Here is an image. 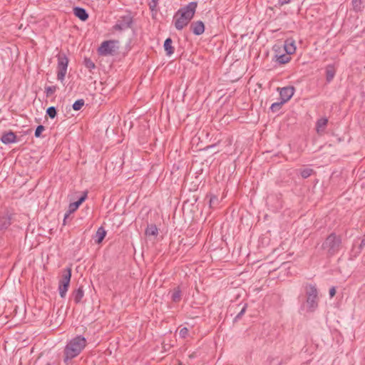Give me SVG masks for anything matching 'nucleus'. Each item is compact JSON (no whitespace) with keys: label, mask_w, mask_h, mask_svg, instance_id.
Here are the masks:
<instances>
[{"label":"nucleus","mask_w":365,"mask_h":365,"mask_svg":"<svg viewBox=\"0 0 365 365\" xmlns=\"http://www.w3.org/2000/svg\"><path fill=\"white\" fill-rule=\"evenodd\" d=\"M159 0H151L149 3L150 9L153 11L157 10Z\"/></svg>","instance_id":"obj_33"},{"label":"nucleus","mask_w":365,"mask_h":365,"mask_svg":"<svg viewBox=\"0 0 365 365\" xmlns=\"http://www.w3.org/2000/svg\"><path fill=\"white\" fill-rule=\"evenodd\" d=\"M289 55V54L287 53L279 55V56H277V62L280 64H284L288 63L291 60V58Z\"/></svg>","instance_id":"obj_25"},{"label":"nucleus","mask_w":365,"mask_h":365,"mask_svg":"<svg viewBox=\"0 0 365 365\" xmlns=\"http://www.w3.org/2000/svg\"><path fill=\"white\" fill-rule=\"evenodd\" d=\"M11 224V216L9 214L0 216V230H6Z\"/></svg>","instance_id":"obj_13"},{"label":"nucleus","mask_w":365,"mask_h":365,"mask_svg":"<svg viewBox=\"0 0 365 365\" xmlns=\"http://www.w3.org/2000/svg\"><path fill=\"white\" fill-rule=\"evenodd\" d=\"M1 141L6 145L14 143L16 141V135L13 131L4 133L1 137Z\"/></svg>","instance_id":"obj_11"},{"label":"nucleus","mask_w":365,"mask_h":365,"mask_svg":"<svg viewBox=\"0 0 365 365\" xmlns=\"http://www.w3.org/2000/svg\"><path fill=\"white\" fill-rule=\"evenodd\" d=\"M173 21L175 29L179 31L188 25V23L186 22L180 15L176 16V14L173 16Z\"/></svg>","instance_id":"obj_15"},{"label":"nucleus","mask_w":365,"mask_h":365,"mask_svg":"<svg viewBox=\"0 0 365 365\" xmlns=\"http://www.w3.org/2000/svg\"><path fill=\"white\" fill-rule=\"evenodd\" d=\"M87 197V192H84L83 195L80 197V198L76 201L79 205H81L86 199Z\"/></svg>","instance_id":"obj_38"},{"label":"nucleus","mask_w":365,"mask_h":365,"mask_svg":"<svg viewBox=\"0 0 365 365\" xmlns=\"http://www.w3.org/2000/svg\"><path fill=\"white\" fill-rule=\"evenodd\" d=\"M73 14L76 17L83 21H86L89 17L86 10L79 6H76L73 8Z\"/></svg>","instance_id":"obj_12"},{"label":"nucleus","mask_w":365,"mask_h":365,"mask_svg":"<svg viewBox=\"0 0 365 365\" xmlns=\"http://www.w3.org/2000/svg\"><path fill=\"white\" fill-rule=\"evenodd\" d=\"M56 57L57 58V79L63 82L67 73L69 59L63 52H59Z\"/></svg>","instance_id":"obj_4"},{"label":"nucleus","mask_w":365,"mask_h":365,"mask_svg":"<svg viewBox=\"0 0 365 365\" xmlns=\"http://www.w3.org/2000/svg\"><path fill=\"white\" fill-rule=\"evenodd\" d=\"M45 130V127L42 125H39L36 127L34 135L36 138H40L41 136V133Z\"/></svg>","instance_id":"obj_31"},{"label":"nucleus","mask_w":365,"mask_h":365,"mask_svg":"<svg viewBox=\"0 0 365 365\" xmlns=\"http://www.w3.org/2000/svg\"><path fill=\"white\" fill-rule=\"evenodd\" d=\"M133 24V16L129 11L119 16L115 24L113 26L115 31H123L132 27Z\"/></svg>","instance_id":"obj_5"},{"label":"nucleus","mask_w":365,"mask_h":365,"mask_svg":"<svg viewBox=\"0 0 365 365\" xmlns=\"http://www.w3.org/2000/svg\"><path fill=\"white\" fill-rule=\"evenodd\" d=\"M343 247L341 235L335 232L330 233L322 244V249L327 257H332L337 255Z\"/></svg>","instance_id":"obj_2"},{"label":"nucleus","mask_w":365,"mask_h":365,"mask_svg":"<svg viewBox=\"0 0 365 365\" xmlns=\"http://www.w3.org/2000/svg\"><path fill=\"white\" fill-rule=\"evenodd\" d=\"M173 41L170 38H168L164 41V49L167 56H171L174 53V47L172 46Z\"/></svg>","instance_id":"obj_20"},{"label":"nucleus","mask_w":365,"mask_h":365,"mask_svg":"<svg viewBox=\"0 0 365 365\" xmlns=\"http://www.w3.org/2000/svg\"><path fill=\"white\" fill-rule=\"evenodd\" d=\"M197 7V3L196 1L190 2L185 6L178 9V11L176 12V16L180 15L186 22L189 24L195 14Z\"/></svg>","instance_id":"obj_6"},{"label":"nucleus","mask_w":365,"mask_h":365,"mask_svg":"<svg viewBox=\"0 0 365 365\" xmlns=\"http://www.w3.org/2000/svg\"><path fill=\"white\" fill-rule=\"evenodd\" d=\"M45 92L46 93V96H51L52 95L53 93H54L56 91V86H48L45 88Z\"/></svg>","instance_id":"obj_32"},{"label":"nucleus","mask_w":365,"mask_h":365,"mask_svg":"<svg viewBox=\"0 0 365 365\" xmlns=\"http://www.w3.org/2000/svg\"><path fill=\"white\" fill-rule=\"evenodd\" d=\"M46 113L50 118L53 119L57 115V109L54 106H50L46 109Z\"/></svg>","instance_id":"obj_26"},{"label":"nucleus","mask_w":365,"mask_h":365,"mask_svg":"<svg viewBox=\"0 0 365 365\" xmlns=\"http://www.w3.org/2000/svg\"><path fill=\"white\" fill-rule=\"evenodd\" d=\"M86 345L87 340L82 335H77L68 340L63 349V362L68 364L83 351Z\"/></svg>","instance_id":"obj_1"},{"label":"nucleus","mask_w":365,"mask_h":365,"mask_svg":"<svg viewBox=\"0 0 365 365\" xmlns=\"http://www.w3.org/2000/svg\"><path fill=\"white\" fill-rule=\"evenodd\" d=\"M106 235V231L103 228V227H100L98 228L96 235H95V242L97 244H100Z\"/></svg>","instance_id":"obj_19"},{"label":"nucleus","mask_w":365,"mask_h":365,"mask_svg":"<svg viewBox=\"0 0 365 365\" xmlns=\"http://www.w3.org/2000/svg\"><path fill=\"white\" fill-rule=\"evenodd\" d=\"M171 300L175 303L179 302L182 299V291L180 287H175L171 292Z\"/></svg>","instance_id":"obj_18"},{"label":"nucleus","mask_w":365,"mask_h":365,"mask_svg":"<svg viewBox=\"0 0 365 365\" xmlns=\"http://www.w3.org/2000/svg\"><path fill=\"white\" fill-rule=\"evenodd\" d=\"M336 294V289L334 287H332L330 289H329V296L331 298H332Z\"/></svg>","instance_id":"obj_40"},{"label":"nucleus","mask_w":365,"mask_h":365,"mask_svg":"<svg viewBox=\"0 0 365 365\" xmlns=\"http://www.w3.org/2000/svg\"><path fill=\"white\" fill-rule=\"evenodd\" d=\"M98 53L102 56L113 55L115 53V41H105L98 48Z\"/></svg>","instance_id":"obj_8"},{"label":"nucleus","mask_w":365,"mask_h":365,"mask_svg":"<svg viewBox=\"0 0 365 365\" xmlns=\"http://www.w3.org/2000/svg\"><path fill=\"white\" fill-rule=\"evenodd\" d=\"M306 304L307 311L314 312L319 306L318 290L315 284H308L305 286Z\"/></svg>","instance_id":"obj_3"},{"label":"nucleus","mask_w":365,"mask_h":365,"mask_svg":"<svg viewBox=\"0 0 365 365\" xmlns=\"http://www.w3.org/2000/svg\"><path fill=\"white\" fill-rule=\"evenodd\" d=\"M294 93V88L293 86H287L282 88L279 90L280 100L284 103L291 99Z\"/></svg>","instance_id":"obj_9"},{"label":"nucleus","mask_w":365,"mask_h":365,"mask_svg":"<svg viewBox=\"0 0 365 365\" xmlns=\"http://www.w3.org/2000/svg\"><path fill=\"white\" fill-rule=\"evenodd\" d=\"M190 30L195 35L200 36L205 31V25L202 21L192 22L190 25Z\"/></svg>","instance_id":"obj_10"},{"label":"nucleus","mask_w":365,"mask_h":365,"mask_svg":"<svg viewBox=\"0 0 365 365\" xmlns=\"http://www.w3.org/2000/svg\"><path fill=\"white\" fill-rule=\"evenodd\" d=\"M284 50L287 54H292L295 52V41L293 38H287L284 41Z\"/></svg>","instance_id":"obj_14"},{"label":"nucleus","mask_w":365,"mask_h":365,"mask_svg":"<svg viewBox=\"0 0 365 365\" xmlns=\"http://www.w3.org/2000/svg\"><path fill=\"white\" fill-rule=\"evenodd\" d=\"M291 0H278V4L282 6L284 4H289Z\"/></svg>","instance_id":"obj_39"},{"label":"nucleus","mask_w":365,"mask_h":365,"mask_svg":"<svg viewBox=\"0 0 365 365\" xmlns=\"http://www.w3.org/2000/svg\"><path fill=\"white\" fill-rule=\"evenodd\" d=\"M217 202H218L217 197H216L215 195L210 197V201H209V204H210V207H213L215 205H217Z\"/></svg>","instance_id":"obj_34"},{"label":"nucleus","mask_w":365,"mask_h":365,"mask_svg":"<svg viewBox=\"0 0 365 365\" xmlns=\"http://www.w3.org/2000/svg\"><path fill=\"white\" fill-rule=\"evenodd\" d=\"M361 0H352V5L355 10L359 9Z\"/></svg>","instance_id":"obj_37"},{"label":"nucleus","mask_w":365,"mask_h":365,"mask_svg":"<svg viewBox=\"0 0 365 365\" xmlns=\"http://www.w3.org/2000/svg\"><path fill=\"white\" fill-rule=\"evenodd\" d=\"M85 101L83 99H78L74 102L72 108L74 110H79L84 106Z\"/></svg>","instance_id":"obj_28"},{"label":"nucleus","mask_w":365,"mask_h":365,"mask_svg":"<svg viewBox=\"0 0 365 365\" xmlns=\"http://www.w3.org/2000/svg\"><path fill=\"white\" fill-rule=\"evenodd\" d=\"M314 170L312 168H304L300 170V175L302 178L306 179L314 173Z\"/></svg>","instance_id":"obj_24"},{"label":"nucleus","mask_w":365,"mask_h":365,"mask_svg":"<svg viewBox=\"0 0 365 365\" xmlns=\"http://www.w3.org/2000/svg\"><path fill=\"white\" fill-rule=\"evenodd\" d=\"M336 74V69L334 66L329 64L326 67V81L327 83H330L334 78Z\"/></svg>","instance_id":"obj_16"},{"label":"nucleus","mask_w":365,"mask_h":365,"mask_svg":"<svg viewBox=\"0 0 365 365\" xmlns=\"http://www.w3.org/2000/svg\"><path fill=\"white\" fill-rule=\"evenodd\" d=\"M145 233L147 236L156 237L158 234V229L154 224L148 225L145 229Z\"/></svg>","instance_id":"obj_23"},{"label":"nucleus","mask_w":365,"mask_h":365,"mask_svg":"<svg viewBox=\"0 0 365 365\" xmlns=\"http://www.w3.org/2000/svg\"><path fill=\"white\" fill-rule=\"evenodd\" d=\"M283 104H284V103L280 100L279 102H276V103H272L271 105L270 110L273 113L277 112L281 109Z\"/></svg>","instance_id":"obj_29"},{"label":"nucleus","mask_w":365,"mask_h":365,"mask_svg":"<svg viewBox=\"0 0 365 365\" xmlns=\"http://www.w3.org/2000/svg\"><path fill=\"white\" fill-rule=\"evenodd\" d=\"M365 247V238L362 239L359 245L356 247L355 245H353V248L351 250V255L356 257L363 250L364 247Z\"/></svg>","instance_id":"obj_22"},{"label":"nucleus","mask_w":365,"mask_h":365,"mask_svg":"<svg viewBox=\"0 0 365 365\" xmlns=\"http://www.w3.org/2000/svg\"><path fill=\"white\" fill-rule=\"evenodd\" d=\"M71 277V268L67 267L63 271L61 279L58 282V292L60 297L64 298L68 289Z\"/></svg>","instance_id":"obj_7"},{"label":"nucleus","mask_w":365,"mask_h":365,"mask_svg":"<svg viewBox=\"0 0 365 365\" xmlns=\"http://www.w3.org/2000/svg\"><path fill=\"white\" fill-rule=\"evenodd\" d=\"M70 214H68V211L64 215V218H63V225H66V220L67 218L68 217Z\"/></svg>","instance_id":"obj_41"},{"label":"nucleus","mask_w":365,"mask_h":365,"mask_svg":"<svg viewBox=\"0 0 365 365\" xmlns=\"http://www.w3.org/2000/svg\"><path fill=\"white\" fill-rule=\"evenodd\" d=\"M79 204L76 201L74 202L70 203L68 206V214H71L75 212L79 207Z\"/></svg>","instance_id":"obj_30"},{"label":"nucleus","mask_w":365,"mask_h":365,"mask_svg":"<svg viewBox=\"0 0 365 365\" xmlns=\"http://www.w3.org/2000/svg\"><path fill=\"white\" fill-rule=\"evenodd\" d=\"M188 329L187 327L182 328L179 331V335L181 338L185 339L188 334Z\"/></svg>","instance_id":"obj_36"},{"label":"nucleus","mask_w":365,"mask_h":365,"mask_svg":"<svg viewBox=\"0 0 365 365\" xmlns=\"http://www.w3.org/2000/svg\"><path fill=\"white\" fill-rule=\"evenodd\" d=\"M246 309H247V304H245L243 305L240 312L235 317V321H237L238 319H240L242 317V316L245 314Z\"/></svg>","instance_id":"obj_35"},{"label":"nucleus","mask_w":365,"mask_h":365,"mask_svg":"<svg viewBox=\"0 0 365 365\" xmlns=\"http://www.w3.org/2000/svg\"><path fill=\"white\" fill-rule=\"evenodd\" d=\"M83 64L91 71L92 69L96 68L94 62L90 58L85 57L83 60Z\"/></svg>","instance_id":"obj_27"},{"label":"nucleus","mask_w":365,"mask_h":365,"mask_svg":"<svg viewBox=\"0 0 365 365\" xmlns=\"http://www.w3.org/2000/svg\"><path fill=\"white\" fill-rule=\"evenodd\" d=\"M46 365H51V364L50 362H48L46 364Z\"/></svg>","instance_id":"obj_42"},{"label":"nucleus","mask_w":365,"mask_h":365,"mask_svg":"<svg viewBox=\"0 0 365 365\" xmlns=\"http://www.w3.org/2000/svg\"><path fill=\"white\" fill-rule=\"evenodd\" d=\"M72 295L75 303L79 304L84 296V290L83 287L81 286L77 289L73 291Z\"/></svg>","instance_id":"obj_17"},{"label":"nucleus","mask_w":365,"mask_h":365,"mask_svg":"<svg viewBox=\"0 0 365 365\" xmlns=\"http://www.w3.org/2000/svg\"><path fill=\"white\" fill-rule=\"evenodd\" d=\"M328 123V119L327 118H321L317 120L316 123V129L317 133H320L324 131L325 127L327 126Z\"/></svg>","instance_id":"obj_21"}]
</instances>
